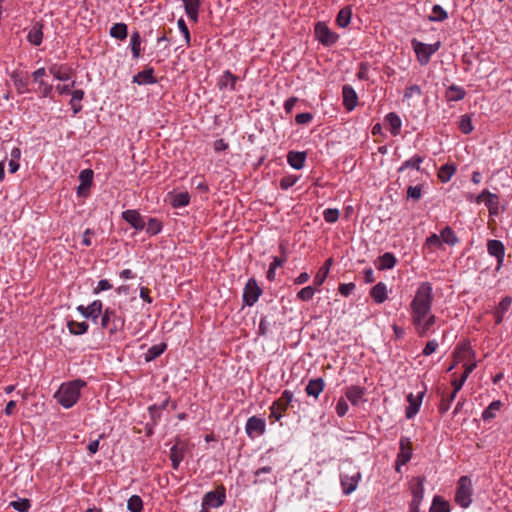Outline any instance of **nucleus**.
Here are the masks:
<instances>
[{"mask_svg":"<svg viewBox=\"0 0 512 512\" xmlns=\"http://www.w3.org/2000/svg\"><path fill=\"white\" fill-rule=\"evenodd\" d=\"M340 216V212L336 208H328L323 212V218L327 223H335Z\"/></svg>","mask_w":512,"mask_h":512,"instance_id":"5fc2aeb1","label":"nucleus"},{"mask_svg":"<svg viewBox=\"0 0 512 512\" xmlns=\"http://www.w3.org/2000/svg\"><path fill=\"white\" fill-rule=\"evenodd\" d=\"M365 395V388L357 386V385H351L346 388L345 390V396L348 401L351 402L352 405H359V403L363 400V397Z\"/></svg>","mask_w":512,"mask_h":512,"instance_id":"4be33fe9","label":"nucleus"},{"mask_svg":"<svg viewBox=\"0 0 512 512\" xmlns=\"http://www.w3.org/2000/svg\"><path fill=\"white\" fill-rule=\"evenodd\" d=\"M355 288L356 286L354 283H343L339 285L338 290L342 296L347 297L355 290Z\"/></svg>","mask_w":512,"mask_h":512,"instance_id":"e2e57ef3","label":"nucleus"},{"mask_svg":"<svg viewBox=\"0 0 512 512\" xmlns=\"http://www.w3.org/2000/svg\"><path fill=\"white\" fill-rule=\"evenodd\" d=\"M433 288L429 282H421L409 304L410 321L419 337H427L435 332L438 318L432 311Z\"/></svg>","mask_w":512,"mask_h":512,"instance_id":"f257e3e1","label":"nucleus"},{"mask_svg":"<svg viewBox=\"0 0 512 512\" xmlns=\"http://www.w3.org/2000/svg\"><path fill=\"white\" fill-rule=\"evenodd\" d=\"M237 79V76H235L229 70H227L220 77L218 81V87L220 90L229 88L231 91H233L235 90Z\"/></svg>","mask_w":512,"mask_h":512,"instance_id":"cd10ccee","label":"nucleus"},{"mask_svg":"<svg viewBox=\"0 0 512 512\" xmlns=\"http://www.w3.org/2000/svg\"><path fill=\"white\" fill-rule=\"evenodd\" d=\"M424 158L419 155H415L412 158L404 161L402 165L398 168V172H403L404 170L408 168H414L417 171L421 169V164L423 162Z\"/></svg>","mask_w":512,"mask_h":512,"instance_id":"a19ab883","label":"nucleus"},{"mask_svg":"<svg viewBox=\"0 0 512 512\" xmlns=\"http://www.w3.org/2000/svg\"><path fill=\"white\" fill-rule=\"evenodd\" d=\"M85 386L86 382L81 379L64 382L54 394V398L63 408L69 409L78 402L81 390Z\"/></svg>","mask_w":512,"mask_h":512,"instance_id":"f03ea898","label":"nucleus"},{"mask_svg":"<svg viewBox=\"0 0 512 512\" xmlns=\"http://www.w3.org/2000/svg\"><path fill=\"white\" fill-rule=\"evenodd\" d=\"M130 44L133 58H139L141 53V36L139 32L136 31L132 33Z\"/></svg>","mask_w":512,"mask_h":512,"instance_id":"09e8293b","label":"nucleus"},{"mask_svg":"<svg viewBox=\"0 0 512 512\" xmlns=\"http://www.w3.org/2000/svg\"><path fill=\"white\" fill-rule=\"evenodd\" d=\"M306 157L305 152L290 151L287 155V162L292 168L300 170L304 167Z\"/></svg>","mask_w":512,"mask_h":512,"instance_id":"393cba45","label":"nucleus"},{"mask_svg":"<svg viewBox=\"0 0 512 512\" xmlns=\"http://www.w3.org/2000/svg\"><path fill=\"white\" fill-rule=\"evenodd\" d=\"M424 482H425L424 477L417 476V477L412 478V480L410 482V488H411V493H412L411 501H417V502L422 503L423 498H424V491H425Z\"/></svg>","mask_w":512,"mask_h":512,"instance_id":"a211bd4d","label":"nucleus"},{"mask_svg":"<svg viewBox=\"0 0 512 512\" xmlns=\"http://www.w3.org/2000/svg\"><path fill=\"white\" fill-rule=\"evenodd\" d=\"M349 410V406L347 404V401L343 398H340L338 401H337V404H336V407H335V411H336V414L339 416V417H343L347 414Z\"/></svg>","mask_w":512,"mask_h":512,"instance_id":"bf43d9fd","label":"nucleus"},{"mask_svg":"<svg viewBox=\"0 0 512 512\" xmlns=\"http://www.w3.org/2000/svg\"><path fill=\"white\" fill-rule=\"evenodd\" d=\"M94 173L91 169H84L79 174L80 184L77 188V195L79 197H87L89 195V189L93 182Z\"/></svg>","mask_w":512,"mask_h":512,"instance_id":"4468645a","label":"nucleus"},{"mask_svg":"<svg viewBox=\"0 0 512 512\" xmlns=\"http://www.w3.org/2000/svg\"><path fill=\"white\" fill-rule=\"evenodd\" d=\"M127 509L130 512H142L143 500L138 495H132L127 501Z\"/></svg>","mask_w":512,"mask_h":512,"instance_id":"8fccbe9b","label":"nucleus"},{"mask_svg":"<svg viewBox=\"0 0 512 512\" xmlns=\"http://www.w3.org/2000/svg\"><path fill=\"white\" fill-rule=\"evenodd\" d=\"M395 264V256L390 252H386L378 258L376 262V267L378 270H387L392 269L395 266Z\"/></svg>","mask_w":512,"mask_h":512,"instance_id":"2f4dec72","label":"nucleus"},{"mask_svg":"<svg viewBox=\"0 0 512 512\" xmlns=\"http://www.w3.org/2000/svg\"><path fill=\"white\" fill-rule=\"evenodd\" d=\"M292 400L293 393L289 390H284L281 394V397L275 400L270 406V418L275 419V421H279Z\"/></svg>","mask_w":512,"mask_h":512,"instance_id":"0eeeda50","label":"nucleus"},{"mask_svg":"<svg viewBox=\"0 0 512 512\" xmlns=\"http://www.w3.org/2000/svg\"><path fill=\"white\" fill-rule=\"evenodd\" d=\"M185 456V448L175 444L170 449V460L172 462L173 469L177 470L180 463L183 461Z\"/></svg>","mask_w":512,"mask_h":512,"instance_id":"c756f323","label":"nucleus"},{"mask_svg":"<svg viewBox=\"0 0 512 512\" xmlns=\"http://www.w3.org/2000/svg\"><path fill=\"white\" fill-rule=\"evenodd\" d=\"M343 467L344 470L340 475L341 487L343 494L349 495L357 489L361 480V473L359 468L351 462H344Z\"/></svg>","mask_w":512,"mask_h":512,"instance_id":"7ed1b4c3","label":"nucleus"},{"mask_svg":"<svg viewBox=\"0 0 512 512\" xmlns=\"http://www.w3.org/2000/svg\"><path fill=\"white\" fill-rule=\"evenodd\" d=\"M187 16L193 21H198L201 0H182Z\"/></svg>","mask_w":512,"mask_h":512,"instance_id":"bb28decb","label":"nucleus"},{"mask_svg":"<svg viewBox=\"0 0 512 512\" xmlns=\"http://www.w3.org/2000/svg\"><path fill=\"white\" fill-rule=\"evenodd\" d=\"M512 304V297L505 296L502 298V300L499 302V304L496 306V308L493 311V315L495 317V323L499 325L502 323L505 314L508 312Z\"/></svg>","mask_w":512,"mask_h":512,"instance_id":"aec40b11","label":"nucleus"},{"mask_svg":"<svg viewBox=\"0 0 512 512\" xmlns=\"http://www.w3.org/2000/svg\"><path fill=\"white\" fill-rule=\"evenodd\" d=\"M482 196H486L485 205L487 206L491 215H497L499 212V199L496 194L489 192L488 190L482 191Z\"/></svg>","mask_w":512,"mask_h":512,"instance_id":"c85d7f7f","label":"nucleus"},{"mask_svg":"<svg viewBox=\"0 0 512 512\" xmlns=\"http://www.w3.org/2000/svg\"><path fill=\"white\" fill-rule=\"evenodd\" d=\"M456 172V167L453 164H445L440 167L438 171V178L442 183L450 181Z\"/></svg>","mask_w":512,"mask_h":512,"instance_id":"58836bf2","label":"nucleus"},{"mask_svg":"<svg viewBox=\"0 0 512 512\" xmlns=\"http://www.w3.org/2000/svg\"><path fill=\"white\" fill-rule=\"evenodd\" d=\"M423 393H420L418 396H414L410 393L407 396L408 406L406 407V418L412 419L419 411L421 403H422Z\"/></svg>","mask_w":512,"mask_h":512,"instance_id":"412c9836","label":"nucleus"},{"mask_svg":"<svg viewBox=\"0 0 512 512\" xmlns=\"http://www.w3.org/2000/svg\"><path fill=\"white\" fill-rule=\"evenodd\" d=\"M487 251L491 256H494L497 259L496 270H500L505 257L504 244L499 240H489L487 243Z\"/></svg>","mask_w":512,"mask_h":512,"instance_id":"2eb2a0df","label":"nucleus"},{"mask_svg":"<svg viewBox=\"0 0 512 512\" xmlns=\"http://www.w3.org/2000/svg\"><path fill=\"white\" fill-rule=\"evenodd\" d=\"M437 348H438V342L435 339L430 340L426 343L424 349L422 350V355L430 356L431 354L436 352Z\"/></svg>","mask_w":512,"mask_h":512,"instance_id":"680f3d73","label":"nucleus"},{"mask_svg":"<svg viewBox=\"0 0 512 512\" xmlns=\"http://www.w3.org/2000/svg\"><path fill=\"white\" fill-rule=\"evenodd\" d=\"M266 431V422L264 419L252 416L248 418L245 425V432L249 438L253 439L255 437L261 436Z\"/></svg>","mask_w":512,"mask_h":512,"instance_id":"9b49d317","label":"nucleus"},{"mask_svg":"<svg viewBox=\"0 0 512 512\" xmlns=\"http://www.w3.org/2000/svg\"><path fill=\"white\" fill-rule=\"evenodd\" d=\"M448 18V13L442 8L441 5L435 4L432 8V14L428 19L432 22H442Z\"/></svg>","mask_w":512,"mask_h":512,"instance_id":"a18cd8bd","label":"nucleus"},{"mask_svg":"<svg viewBox=\"0 0 512 512\" xmlns=\"http://www.w3.org/2000/svg\"><path fill=\"white\" fill-rule=\"evenodd\" d=\"M49 73L56 80L68 81L72 77L73 70L66 64H53L49 67Z\"/></svg>","mask_w":512,"mask_h":512,"instance_id":"f3484780","label":"nucleus"},{"mask_svg":"<svg viewBox=\"0 0 512 512\" xmlns=\"http://www.w3.org/2000/svg\"><path fill=\"white\" fill-rule=\"evenodd\" d=\"M27 40L35 46H39L43 40L42 26L34 25L28 32Z\"/></svg>","mask_w":512,"mask_h":512,"instance_id":"f704fd0d","label":"nucleus"},{"mask_svg":"<svg viewBox=\"0 0 512 512\" xmlns=\"http://www.w3.org/2000/svg\"><path fill=\"white\" fill-rule=\"evenodd\" d=\"M103 304L100 300H94L88 306L79 305L77 311L85 318L92 319L94 322L102 313Z\"/></svg>","mask_w":512,"mask_h":512,"instance_id":"ddd939ff","label":"nucleus"},{"mask_svg":"<svg viewBox=\"0 0 512 512\" xmlns=\"http://www.w3.org/2000/svg\"><path fill=\"white\" fill-rule=\"evenodd\" d=\"M75 86V81L69 84H58L55 89L59 95H66L72 92V88Z\"/></svg>","mask_w":512,"mask_h":512,"instance_id":"0e129e2a","label":"nucleus"},{"mask_svg":"<svg viewBox=\"0 0 512 512\" xmlns=\"http://www.w3.org/2000/svg\"><path fill=\"white\" fill-rule=\"evenodd\" d=\"M314 31L316 39L325 46H331L338 40V35L324 22H318Z\"/></svg>","mask_w":512,"mask_h":512,"instance_id":"6e6552de","label":"nucleus"},{"mask_svg":"<svg viewBox=\"0 0 512 512\" xmlns=\"http://www.w3.org/2000/svg\"><path fill=\"white\" fill-rule=\"evenodd\" d=\"M67 328L73 335H83L88 331L89 325L86 322H77L70 320L67 322Z\"/></svg>","mask_w":512,"mask_h":512,"instance_id":"4c0bfd02","label":"nucleus"},{"mask_svg":"<svg viewBox=\"0 0 512 512\" xmlns=\"http://www.w3.org/2000/svg\"><path fill=\"white\" fill-rule=\"evenodd\" d=\"M225 500V487L220 485L214 491H209L204 495L202 504L204 506H208L209 508H218L224 504Z\"/></svg>","mask_w":512,"mask_h":512,"instance_id":"1a4fd4ad","label":"nucleus"},{"mask_svg":"<svg viewBox=\"0 0 512 512\" xmlns=\"http://www.w3.org/2000/svg\"><path fill=\"white\" fill-rule=\"evenodd\" d=\"M386 121L390 126V132L393 136L400 134L402 121L401 118L394 112H390L385 117Z\"/></svg>","mask_w":512,"mask_h":512,"instance_id":"473e14b6","label":"nucleus"},{"mask_svg":"<svg viewBox=\"0 0 512 512\" xmlns=\"http://www.w3.org/2000/svg\"><path fill=\"white\" fill-rule=\"evenodd\" d=\"M133 82L137 83L138 85H147V84L156 83L157 81L154 77V70L152 68H147V69L140 71L133 77Z\"/></svg>","mask_w":512,"mask_h":512,"instance_id":"a878e982","label":"nucleus"},{"mask_svg":"<svg viewBox=\"0 0 512 512\" xmlns=\"http://www.w3.org/2000/svg\"><path fill=\"white\" fill-rule=\"evenodd\" d=\"M407 196L413 200H419L421 198V186H409L407 189Z\"/></svg>","mask_w":512,"mask_h":512,"instance_id":"69168bd1","label":"nucleus"},{"mask_svg":"<svg viewBox=\"0 0 512 512\" xmlns=\"http://www.w3.org/2000/svg\"><path fill=\"white\" fill-rule=\"evenodd\" d=\"M127 34V25L124 23H116L110 29V35L119 40L125 39Z\"/></svg>","mask_w":512,"mask_h":512,"instance_id":"49530a36","label":"nucleus"},{"mask_svg":"<svg viewBox=\"0 0 512 512\" xmlns=\"http://www.w3.org/2000/svg\"><path fill=\"white\" fill-rule=\"evenodd\" d=\"M283 264V260H281L279 257H274L273 261L270 264L269 270L267 272V278L269 281H273L275 279L276 275V269L280 267Z\"/></svg>","mask_w":512,"mask_h":512,"instance_id":"4d7b16f0","label":"nucleus"},{"mask_svg":"<svg viewBox=\"0 0 512 512\" xmlns=\"http://www.w3.org/2000/svg\"><path fill=\"white\" fill-rule=\"evenodd\" d=\"M502 402L500 400H495L490 403V405L483 411L482 418L483 420H490L494 418L497 412L501 409Z\"/></svg>","mask_w":512,"mask_h":512,"instance_id":"c03bdc74","label":"nucleus"},{"mask_svg":"<svg viewBox=\"0 0 512 512\" xmlns=\"http://www.w3.org/2000/svg\"><path fill=\"white\" fill-rule=\"evenodd\" d=\"M298 181V177L295 175H286L280 180V187L283 190H287Z\"/></svg>","mask_w":512,"mask_h":512,"instance_id":"13d9d810","label":"nucleus"},{"mask_svg":"<svg viewBox=\"0 0 512 512\" xmlns=\"http://www.w3.org/2000/svg\"><path fill=\"white\" fill-rule=\"evenodd\" d=\"M411 45L418 62L424 66L429 63L431 56L439 50L441 42L437 41L433 44H425L414 38L411 40Z\"/></svg>","mask_w":512,"mask_h":512,"instance_id":"423d86ee","label":"nucleus"},{"mask_svg":"<svg viewBox=\"0 0 512 512\" xmlns=\"http://www.w3.org/2000/svg\"><path fill=\"white\" fill-rule=\"evenodd\" d=\"M190 202V195L188 192H180L171 196V205L174 208L185 207Z\"/></svg>","mask_w":512,"mask_h":512,"instance_id":"ea45409f","label":"nucleus"},{"mask_svg":"<svg viewBox=\"0 0 512 512\" xmlns=\"http://www.w3.org/2000/svg\"><path fill=\"white\" fill-rule=\"evenodd\" d=\"M39 84V92L41 93V95L43 97H49L51 95V92H52V85L44 82V81H39L38 82Z\"/></svg>","mask_w":512,"mask_h":512,"instance_id":"774afa93","label":"nucleus"},{"mask_svg":"<svg viewBox=\"0 0 512 512\" xmlns=\"http://www.w3.org/2000/svg\"><path fill=\"white\" fill-rule=\"evenodd\" d=\"M10 506L19 512H27L31 507V503L28 499L23 498L18 499L16 501H12L10 503Z\"/></svg>","mask_w":512,"mask_h":512,"instance_id":"864d4df0","label":"nucleus"},{"mask_svg":"<svg viewBox=\"0 0 512 512\" xmlns=\"http://www.w3.org/2000/svg\"><path fill=\"white\" fill-rule=\"evenodd\" d=\"M325 381L322 378H315L309 380L306 385L305 392L308 396H313L315 399L324 391Z\"/></svg>","mask_w":512,"mask_h":512,"instance_id":"b1692460","label":"nucleus"},{"mask_svg":"<svg viewBox=\"0 0 512 512\" xmlns=\"http://www.w3.org/2000/svg\"><path fill=\"white\" fill-rule=\"evenodd\" d=\"M162 230V225L156 218L149 219L147 223L146 232L150 235H156Z\"/></svg>","mask_w":512,"mask_h":512,"instance_id":"6e6d98bb","label":"nucleus"},{"mask_svg":"<svg viewBox=\"0 0 512 512\" xmlns=\"http://www.w3.org/2000/svg\"><path fill=\"white\" fill-rule=\"evenodd\" d=\"M84 91L76 89L71 92L70 106L74 114L79 113L82 110L81 101L84 98Z\"/></svg>","mask_w":512,"mask_h":512,"instance_id":"72a5a7b5","label":"nucleus"},{"mask_svg":"<svg viewBox=\"0 0 512 512\" xmlns=\"http://www.w3.org/2000/svg\"><path fill=\"white\" fill-rule=\"evenodd\" d=\"M177 25H178L180 32L183 34V36L185 38V42H186L187 46H189L191 38H190L189 29H188L185 21L182 18H180L177 22Z\"/></svg>","mask_w":512,"mask_h":512,"instance_id":"052dcab7","label":"nucleus"},{"mask_svg":"<svg viewBox=\"0 0 512 512\" xmlns=\"http://www.w3.org/2000/svg\"><path fill=\"white\" fill-rule=\"evenodd\" d=\"M421 94V88L418 85H411L405 89L404 98H412L413 96H419Z\"/></svg>","mask_w":512,"mask_h":512,"instance_id":"338daca9","label":"nucleus"},{"mask_svg":"<svg viewBox=\"0 0 512 512\" xmlns=\"http://www.w3.org/2000/svg\"><path fill=\"white\" fill-rule=\"evenodd\" d=\"M400 451L396 459V471H400V467L407 464L412 457V444L409 438L402 437L400 439Z\"/></svg>","mask_w":512,"mask_h":512,"instance_id":"f8f14e48","label":"nucleus"},{"mask_svg":"<svg viewBox=\"0 0 512 512\" xmlns=\"http://www.w3.org/2000/svg\"><path fill=\"white\" fill-rule=\"evenodd\" d=\"M429 512H450V505L442 497L436 495L433 498Z\"/></svg>","mask_w":512,"mask_h":512,"instance_id":"e433bc0d","label":"nucleus"},{"mask_svg":"<svg viewBox=\"0 0 512 512\" xmlns=\"http://www.w3.org/2000/svg\"><path fill=\"white\" fill-rule=\"evenodd\" d=\"M370 296L377 304H381L388 299L387 285L383 282H378L370 290Z\"/></svg>","mask_w":512,"mask_h":512,"instance_id":"5701e85b","label":"nucleus"},{"mask_svg":"<svg viewBox=\"0 0 512 512\" xmlns=\"http://www.w3.org/2000/svg\"><path fill=\"white\" fill-rule=\"evenodd\" d=\"M124 325V316L116 310L107 308L104 311L101 319V326L102 328L107 329L111 336L123 331Z\"/></svg>","mask_w":512,"mask_h":512,"instance_id":"20e7f679","label":"nucleus"},{"mask_svg":"<svg viewBox=\"0 0 512 512\" xmlns=\"http://www.w3.org/2000/svg\"><path fill=\"white\" fill-rule=\"evenodd\" d=\"M331 265H332V259L329 258L325 261L324 265L319 268L318 272L316 273V275L314 276V279H313V284L316 287H320L325 282V280L329 274Z\"/></svg>","mask_w":512,"mask_h":512,"instance_id":"7c9ffc66","label":"nucleus"},{"mask_svg":"<svg viewBox=\"0 0 512 512\" xmlns=\"http://www.w3.org/2000/svg\"><path fill=\"white\" fill-rule=\"evenodd\" d=\"M262 294L261 288L255 279H249L244 287L243 302L247 306L254 305Z\"/></svg>","mask_w":512,"mask_h":512,"instance_id":"9d476101","label":"nucleus"},{"mask_svg":"<svg viewBox=\"0 0 512 512\" xmlns=\"http://www.w3.org/2000/svg\"><path fill=\"white\" fill-rule=\"evenodd\" d=\"M440 239L442 243H445L450 246H454L458 242V238L455 235L454 231L449 227L446 226L440 233Z\"/></svg>","mask_w":512,"mask_h":512,"instance_id":"37998d69","label":"nucleus"},{"mask_svg":"<svg viewBox=\"0 0 512 512\" xmlns=\"http://www.w3.org/2000/svg\"><path fill=\"white\" fill-rule=\"evenodd\" d=\"M316 291V286H306L297 293L296 297L300 301H310L314 297Z\"/></svg>","mask_w":512,"mask_h":512,"instance_id":"3c124183","label":"nucleus"},{"mask_svg":"<svg viewBox=\"0 0 512 512\" xmlns=\"http://www.w3.org/2000/svg\"><path fill=\"white\" fill-rule=\"evenodd\" d=\"M122 218L137 231H141L145 227L144 218L137 210L128 209L123 211Z\"/></svg>","mask_w":512,"mask_h":512,"instance_id":"dca6fc26","label":"nucleus"},{"mask_svg":"<svg viewBox=\"0 0 512 512\" xmlns=\"http://www.w3.org/2000/svg\"><path fill=\"white\" fill-rule=\"evenodd\" d=\"M342 96L345 109L347 111H352L358 103V97L355 90L351 86L345 85L342 88Z\"/></svg>","mask_w":512,"mask_h":512,"instance_id":"6ab92c4d","label":"nucleus"},{"mask_svg":"<svg viewBox=\"0 0 512 512\" xmlns=\"http://www.w3.org/2000/svg\"><path fill=\"white\" fill-rule=\"evenodd\" d=\"M351 17H352V9L348 6L344 7L339 11V13L336 17V23L339 27L345 28L350 24Z\"/></svg>","mask_w":512,"mask_h":512,"instance_id":"c9c22d12","label":"nucleus"},{"mask_svg":"<svg viewBox=\"0 0 512 512\" xmlns=\"http://www.w3.org/2000/svg\"><path fill=\"white\" fill-rule=\"evenodd\" d=\"M466 95L465 90L462 87L451 85L446 93V97L448 101H460Z\"/></svg>","mask_w":512,"mask_h":512,"instance_id":"79ce46f5","label":"nucleus"},{"mask_svg":"<svg viewBox=\"0 0 512 512\" xmlns=\"http://www.w3.org/2000/svg\"><path fill=\"white\" fill-rule=\"evenodd\" d=\"M472 481L468 476H461L457 482L455 502L462 508H468L472 503Z\"/></svg>","mask_w":512,"mask_h":512,"instance_id":"39448f33","label":"nucleus"},{"mask_svg":"<svg viewBox=\"0 0 512 512\" xmlns=\"http://www.w3.org/2000/svg\"><path fill=\"white\" fill-rule=\"evenodd\" d=\"M442 241L437 234H432L429 237H427L424 249H427L429 252H434L436 249L442 248Z\"/></svg>","mask_w":512,"mask_h":512,"instance_id":"de8ad7c7","label":"nucleus"},{"mask_svg":"<svg viewBox=\"0 0 512 512\" xmlns=\"http://www.w3.org/2000/svg\"><path fill=\"white\" fill-rule=\"evenodd\" d=\"M459 129L464 134H469L473 131L474 127L472 125L471 117L468 115H462L459 122Z\"/></svg>","mask_w":512,"mask_h":512,"instance_id":"603ef678","label":"nucleus"}]
</instances>
